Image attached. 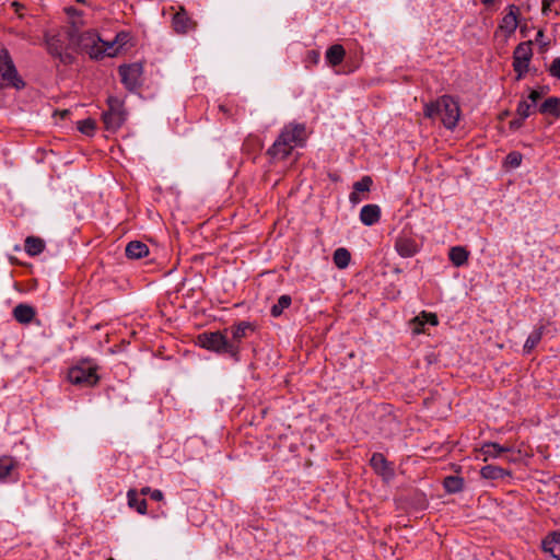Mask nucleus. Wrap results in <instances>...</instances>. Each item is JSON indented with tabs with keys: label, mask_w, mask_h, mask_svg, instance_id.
Returning <instances> with one entry per match:
<instances>
[{
	"label": "nucleus",
	"mask_w": 560,
	"mask_h": 560,
	"mask_svg": "<svg viewBox=\"0 0 560 560\" xmlns=\"http://www.w3.org/2000/svg\"><path fill=\"white\" fill-rule=\"evenodd\" d=\"M306 138L305 125L291 122L284 126L267 153L273 160H284L291 154L294 148L303 147Z\"/></svg>",
	"instance_id": "nucleus-1"
},
{
	"label": "nucleus",
	"mask_w": 560,
	"mask_h": 560,
	"mask_svg": "<svg viewBox=\"0 0 560 560\" xmlns=\"http://www.w3.org/2000/svg\"><path fill=\"white\" fill-rule=\"evenodd\" d=\"M45 44L48 54L63 65L73 62L75 28L68 27L57 33H45Z\"/></svg>",
	"instance_id": "nucleus-2"
},
{
	"label": "nucleus",
	"mask_w": 560,
	"mask_h": 560,
	"mask_svg": "<svg viewBox=\"0 0 560 560\" xmlns=\"http://www.w3.org/2000/svg\"><path fill=\"white\" fill-rule=\"evenodd\" d=\"M74 52H85L90 58L96 60L104 56L113 57L116 55L113 43L103 42L92 31L79 33V30H75Z\"/></svg>",
	"instance_id": "nucleus-3"
},
{
	"label": "nucleus",
	"mask_w": 560,
	"mask_h": 560,
	"mask_svg": "<svg viewBox=\"0 0 560 560\" xmlns=\"http://www.w3.org/2000/svg\"><path fill=\"white\" fill-rule=\"evenodd\" d=\"M424 116L431 119L439 118L445 128L454 129L460 116V109L450 95H443L433 103L425 104Z\"/></svg>",
	"instance_id": "nucleus-4"
},
{
	"label": "nucleus",
	"mask_w": 560,
	"mask_h": 560,
	"mask_svg": "<svg viewBox=\"0 0 560 560\" xmlns=\"http://www.w3.org/2000/svg\"><path fill=\"white\" fill-rule=\"evenodd\" d=\"M98 365L90 359L80 361L68 371V381L80 387L95 386L100 376L97 375Z\"/></svg>",
	"instance_id": "nucleus-5"
},
{
	"label": "nucleus",
	"mask_w": 560,
	"mask_h": 560,
	"mask_svg": "<svg viewBox=\"0 0 560 560\" xmlns=\"http://www.w3.org/2000/svg\"><path fill=\"white\" fill-rule=\"evenodd\" d=\"M197 345L218 354H228L236 359V349L228 343V334L223 330L205 331L197 337Z\"/></svg>",
	"instance_id": "nucleus-6"
},
{
	"label": "nucleus",
	"mask_w": 560,
	"mask_h": 560,
	"mask_svg": "<svg viewBox=\"0 0 560 560\" xmlns=\"http://www.w3.org/2000/svg\"><path fill=\"white\" fill-rule=\"evenodd\" d=\"M108 109L103 113L102 119L106 130L117 131L127 119V112L124 106V101L116 97L109 96L107 98Z\"/></svg>",
	"instance_id": "nucleus-7"
},
{
	"label": "nucleus",
	"mask_w": 560,
	"mask_h": 560,
	"mask_svg": "<svg viewBox=\"0 0 560 560\" xmlns=\"http://www.w3.org/2000/svg\"><path fill=\"white\" fill-rule=\"evenodd\" d=\"M0 78L2 84L21 89L23 80L19 77L15 66L7 49H0Z\"/></svg>",
	"instance_id": "nucleus-8"
},
{
	"label": "nucleus",
	"mask_w": 560,
	"mask_h": 560,
	"mask_svg": "<svg viewBox=\"0 0 560 560\" xmlns=\"http://www.w3.org/2000/svg\"><path fill=\"white\" fill-rule=\"evenodd\" d=\"M532 56V42L520 43L514 49L513 69L517 73V80H521L527 72Z\"/></svg>",
	"instance_id": "nucleus-9"
},
{
	"label": "nucleus",
	"mask_w": 560,
	"mask_h": 560,
	"mask_svg": "<svg viewBox=\"0 0 560 560\" xmlns=\"http://www.w3.org/2000/svg\"><path fill=\"white\" fill-rule=\"evenodd\" d=\"M121 82L129 91H136L141 85L143 67L141 63L135 62L122 65L118 69Z\"/></svg>",
	"instance_id": "nucleus-10"
},
{
	"label": "nucleus",
	"mask_w": 560,
	"mask_h": 560,
	"mask_svg": "<svg viewBox=\"0 0 560 560\" xmlns=\"http://www.w3.org/2000/svg\"><path fill=\"white\" fill-rule=\"evenodd\" d=\"M224 331L228 334V343L235 347L237 358L241 352L243 339L248 336V332L254 331V327L249 322H240L236 325L225 328Z\"/></svg>",
	"instance_id": "nucleus-11"
},
{
	"label": "nucleus",
	"mask_w": 560,
	"mask_h": 560,
	"mask_svg": "<svg viewBox=\"0 0 560 560\" xmlns=\"http://www.w3.org/2000/svg\"><path fill=\"white\" fill-rule=\"evenodd\" d=\"M172 24L177 34H186L197 26V23L188 15L183 7L174 14Z\"/></svg>",
	"instance_id": "nucleus-12"
},
{
	"label": "nucleus",
	"mask_w": 560,
	"mask_h": 560,
	"mask_svg": "<svg viewBox=\"0 0 560 560\" xmlns=\"http://www.w3.org/2000/svg\"><path fill=\"white\" fill-rule=\"evenodd\" d=\"M395 249L401 257L409 258L418 253L419 245L412 237L400 235L396 238Z\"/></svg>",
	"instance_id": "nucleus-13"
},
{
	"label": "nucleus",
	"mask_w": 560,
	"mask_h": 560,
	"mask_svg": "<svg viewBox=\"0 0 560 560\" xmlns=\"http://www.w3.org/2000/svg\"><path fill=\"white\" fill-rule=\"evenodd\" d=\"M371 467L375 470L376 474H380L384 477H392L394 470L390 464L386 460L383 454L374 453L370 459Z\"/></svg>",
	"instance_id": "nucleus-14"
},
{
	"label": "nucleus",
	"mask_w": 560,
	"mask_h": 560,
	"mask_svg": "<svg viewBox=\"0 0 560 560\" xmlns=\"http://www.w3.org/2000/svg\"><path fill=\"white\" fill-rule=\"evenodd\" d=\"M542 549L550 553L555 559L560 560V530L549 534L542 540Z\"/></svg>",
	"instance_id": "nucleus-15"
},
{
	"label": "nucleus",
	"mask_w": 560,
	"mask_h": 560,
	"mask_svg": "<svg viewBox=\"0 0 560 560\" xmlns=\"http://www.w3.org/2000/svg\"><path fill=\"white\" fill-rule=\"evenodd\" d=\"M381 208L377 205H365L360 211V220L364 225L371 226L378 222Z\"/></svg>",
	"instance_id": "nucleus-16"
},
{
	"label": "nucleus",
	"mask_w": 560,
	"mask_h": 560,
	"mask_svg": "<svg viewBox=\"0 0 560 560\" xmlns=\"http://www.w3.org/2000/svg\"><path fill=\"white\" fill-rule=\"evenodd\" d=\"M425 324H429L431 326H436L439 324V319H438V316L436 314L434 313H428V312H421L418 316H416L413 319H412V325H413V332L416 334H421L423 332V326Z\"/></svg>",
	"instance_id": "nucleus-17"
},
{
	"label": "nucleus",
	"mask_w": 560,
	"mask_h": 560,
	"mask_svg": "<svg viewBox=\"0 0 560 560\" xmlns=\"http://www.w3.org/2000/svg\"><path fill=\"white\" fill-rule=\"evenodd\" d=\"M35 308L28 304H18L13 308V317L20 324H30L35 317Z\"/></svg>",
	"instance_id": "nucleus-18"
},
{
	"label": "nucleus",
	"mask_w": 560,
	"mask_h": 560,
	"mask_svg": "<svg viewBox=\"0 0 560 560\" xmlns=\"http://www.w3.org/2000/svg\"><path fill=\"white\" fill-rule=\"evenodd\" d=\"M125 253L130 259H140L149 254V248L143 242L131 241L127 244Z\"/></svg>",
	"instance_id": "nucleus-19"
},
{
	"label": "nucleus",
	"mask_w": 560,
	"mask_h": 560,
	"mask_svg": "<svg viewBox=\"0 0 560 560\" xmlns=\"http://www.w3.org/2000/svg\"><path fill=\"white\" fill-rule=\"evenodd\" d=\"M345 56L346 50L343 46L339 44L330 46L326 51V60L332 67L340 65Z\"/></svg>",
	"instance_id": "nucleus-20"
},
{
	"label": "nucleus",
	"mask_w": 560,
	"mask_h": 560,
	"mask_svg": "<svg viewBox=\"0 0 560 560\" xmlns=\"http://www.w3.org/2000/svg\"><path fill=\"white\" fill-rule=\"evenodd\" d=\"M541 114L551 115L555 117L560 116V97L551 96L546 98L539 106Z\"/></svg>",
	"instance_id": "nucleus-21"
},
{
	"label": "nucleus",
	"mask_w": 560,
	"mask_h": 560,
	"mask_svg": "<svg viewBox=\"0 0 560 560\" xmlns=\"http://www.w3.org/2000/svg\"><path fill=\"white\" fill-rule=\"evenodd\" d=\"M25 252L30 256H37L45 249V242L37 236H27L24 243Z\"/></svg>",
	"instance_id": "nucleus-22"
},
{
	"label": "nucleus",
	"mask_w": 560,
	"mask_h": 560,
	"mask_svg": "<svg viewBox=\"0 0 560 560\" xmlns=\"http://www.w3.org/2000/svg\"><path fill=\"white\" fill-rule=\"evenodd\" d=\"M469 252L463 246H454L450 249L448 258L455 267L464 266L468 260Z\"/></svg>",
	"instance_id": "nucleus-23"
},
{
	"label": "nucleus",
	"mask_w": 560,
	"mask_h": 560,
	"mask_svg": "<svg viewBox=\"0 0 560 560\" xmlns=\"http://www.w3.org/2000/svg\"><path fill=\"white\" fill-rule=\"evenodd\" d=\"M18 467V462L12 456L0 457V481H7L12 471Z\"/></svg>",
	"instance_id": "nucleus-24"
},
{
	"label": "nucleus",
	"mask_w": 560,
	"mask_h": 560,
	"mask_svg": "<svg viewBox=\"0 0 560 560\" xmlns=\"http://www.w3.org/2000/svg\"><path fill=\"white\" fill-rule=\"evenodd\" d=\"M480 475L485 479L497 480L504 478L509 472L499 466L487 465L480 469Z\"/></svg>",
	"instance_id": "nucleus-25"
},
{
	"label": "nucleus",
	"mask_w": 560,
	"mask_h": 560,
	"mask_svg": "<svg viewBox=\"0 0 560 560\" xmlns=\"http://www.w3.org/2000/svg\"><path fill=\"white\" fill-rule=\"evenodd\" d=\"M128 505L131 509H135L139 514L147 513V501L144 499H139L138 493L135 489H130L127 492Z\"/></svg>",
	"instance_id": "nucleus-26"
},
{
	"label": "nucleus",
	"mask_w": 560,
	"mask_h": 560,
	"mask_svg": "<svg viewBox=\"0 0 560 560\" xmlns=\"http://www.w3.org/2000/svg\"><path fill=\"white\" fill-rule=\"evenodd\" d=\"M480 451L487 457H499L502 453L510 452L511 447L501 446L494 442H488L481 446Z\"/></svg>",
	"instance_id": "nucleus-27"
},
{
	"label": "nucleus",
	"mask_w": 560,
	"mask_h": 560,
	"mask_svg": "<svg viewBox=\"0 0 560 560\" xmlns=\"http://www.w3.org/2000/svg\"><path fill=\"white\" fill-rule=\"evenodd\" d=\"M544 330H545V326L540 325L539 327H537L529 334V336L526 339L525 345H524V350L526 352H530L539 343V341L541 340Z\"/></svg>",
	"instance_id": "nucleus-28"
},
{
	"label": "nucleus",
	"mask_w": 560,
	"mask_h": 560,
	"mask_svg": "<svg viewBox=\"0 0 560 560\" xmlns=\"http://www.w3.org/2000/svg\"><path fill=\"white\" fill-rule=\"evenodd\" d=\"M443 486L448 493L460 492L464 488V479L458 476H448L444 479Z\"/></svg>",
	"instance_id": "nucleus-29"
},
{
	"label": "nucleus",
	"mask_w": 560,
	"mask_h": 560,
	"mask_svg": "<svg viewBox=\"0 0 560 560\" xmlns=\"http://www.w3.org/2000/svg\"><path fill=\"white\" fill-rule=\"evenodd\" d=\"M332 259L338 268L343 269L349 266L351 255L347 248L340 247L335 250Z\"/></svg>",
	"instance_id": "nucleus-30"
},
{
	"label": "nucleus",
	"mask_w": 560,
	"mask_h": 560,
	"mask_svg": "<svg viewBox=\"0 0 560 560\" xmlns=\"http://www.w3.org/2000/svg\"><path fill=\"white\" fill-rule=\"evenodd\" d=\"M518 25L517 15L511 11L505 14L500 24V28L504 31L506 34H512L516 30Z\"/></svg>",
	"instance_id": "nucleus-31"
},
{
	"label": "nucleus",
	"mask_w": 560,
	"mask_h": 560,
	"mask_svg": "<svg viewBox=\"0 0 560 560\" xmlns=\"http://www.w3.org/2000/svg\"><path fill=\"white\" fill-rule=\"evenodd\" d=\"M65 12L67 13V15L70 19V22H71L70 27H74L75 30H79V27L83 25V20H82L83 12L81 10H78L74 7H67V8H65Z\"/></svg>",
	"instance_id": "nucleus-32"
},
{
	"label": "nucleus",
	"mask_w": 560,
	"mask_h": 560,
	"mask_svg": "<svg viewBox=\"0 0 560 560\" xmlns=\"http://www.w3.org/2000/svg\"><path fill=\"white\" fill-rule=\"evenodd\" d=\"M291 302H292V300H291L290 295H287V294L281 295L278 299L277 303L275 305H272L271 311H270L271 315L273 317L280 316L283 313V311L291 305Z\"/></svg>",
	"instance_id": "nucleus-33"
},
{
	"label": "nucleus",
	"mask_w": 560,
	"mask_h": 560,
	"mask_svg": "<svg viewBox=\"0 0 560 560\" xmlns=\"http://www.w3.org/2000/svg\"><path fill=\"white\" fill-rule=\"evenodd\" d=\"M78 129L86 136H92L96 129V122L92 118L80 120L78 121Z\"/></svg>",
	"instance_id": "nucleus-34"
},
{
	"label": "nucleus",
	"mask_w": 560,
	"mask_h": 560,
	"mask_svg": "<svg viewBox=\"0 0 560 560\" xmlns=\"http://www.w3.org/2000/svg\"><path fill=\"white\" fill-rule=\"evenodd\" d=\"M373 180L370 176H363L360 180L353 184V190L361 192H368L371 189Z\"/></svg>",
	"instance_id": "nucleus-35"
},
{
	"label": "nucleus",
	"mask_w": 560,
	"mask_h": 560,
	"mask_svg": "<svg viewBox=\"0 0 560 560\" xmlns=\"http://www.w3.org/2000/svg\"><path fill=\"white\" fill-rule=\"evenodd\" d=\"M532 107H533V105L529 104L528 101H526V100L520 101L517 104V108H516L517 116L522 117V119H526L527 117H529V115L532 113Z\"/></svg>",
	"instance_id": "nucleus-36"
},
{
	"label": "nucleus",
	"mask_w": 560,
	"mask_h": 560,
	"mask_svg": "<svg viewBox=\"0 0 560 560\" xmlns=\"http://www.w3.org/2000/svg\"><path fill=\"white\" fill-rule=\"evenodd\" d=\"M522 159H523V156L520 152L513 151L506 155L505 161L509 166L515 168L521 165Z\"/></svg>",
	"instance_id": "nucleus-37"
},
{
	"label": "nucleus",
	"mask_w": 560,
	"mask_h": 560,
	"mask_svg": "<svg viewBox=\"0 0 560 560\" xmlns=\"http://www.w3.org/2000/svg\"><path fill=\"white\" fill-rule=\"evenodd\" d=\"M140 492L142 495L149 494L150 498L154 501H162L164 498L163 492L161 490H152L150 487H143Z\"/></svg>",
	"instance_id": "nucleus-38"
},
{
	"label": "nucleus",
	"mask_w": 560,
	"mask_h": 560,
	"mask_svg": "<svg viewBox=\"0 0 560 560\" xmlns=\"http://www.w3.org/2000/svg\"><path fill=\"white\" fill-rule=\"evenodd\" d=\"M548 71L551 77L560 80V57L553 59Z\"/></svg>",
	"instance_id": "nucleus-39"
},
{
	"label": "nucleus",
	"mask_w": 560,
	"mask_h": 560,
	"mask_svg": "<svg viewBox=\"0 0 560 560\" xmlns=\"http://www.w3.org/2000/svg\"><path fill=\"white\" fill-rule=\"evenodd\" d=\"M540 97H541V93L539 91L532 90L529 95H528V100L530 101L529 104L535 106L537 101L540 100Z\"/></svg>",
	"instance_id": "nucleus-40"
},
{
	"label": "nucleus",
	"mask_w": 560,
	"mask_h": 560,
	"mask_svg": "<svg viewBox=\"0 0 560 560\" xmlns=\"http://www.w3.org/2000/svg\"><path fill=\"white\" fill-rule=\"evenodd\" d=\"M525 119H522V117L518 116V118L513 119L510 121V128L513 130H516L523 126Z\"/></svg>",
	"instance_id": "nucleus-41"
},
{
	"label": "nucleus",
	"mask_w": 560,
	"mask_h": 560,
	"mask_svg": "<svg viewBox=\"0 0 560 560\" xmlns=\"http://www.w3.org/2000/svg\"><path fill=\"white\" fill-rule=\"evenodd\" d=\"M349 200L353 205H357L362 200V198L360 197V194L358 191L353 190L349 196Z\"/></svg>",
	"instance_id": "nucleus-42"
},
{
	"label": "nucleus",
	"mask_w": 560,
	"mask_h": 560,
	"mask_svg": "<svg viewBox=\"0 0 560 560\" xmlns=\"http://www.w3.org/2000/svg\"><path fill=\"white\" fill-rule=\"evenodd\" d=\"M555 0H542V13L546 14L548 11H550L551 3Z\"/></svg>",
	"instance_id": "nucleus-43"
},
{
	"label": "nucleus",
	"mask_w": 560,
	"mask_h": 560,
	"mask_svg": "<svg viewBox=\"0 0 560 560\" xmlns=\"http://www.w3.org/2000/svg\"><path fill=\"white\" fill-rule=\"evenodd\" d=\"M219 109H220L221 112H223L224 114H228V113H229V109L226 108V106H225V105H220V106H219Z\"/></svg>",
	"instance_id": "nucleus-44"
},
{
	"label": "nucleus",
	"mask_w": 560,
	"mask_h": 560,
	"mask_svg": "<svg viewBox=\"0 0 560 560\" xmlns=\"http://www.w3.org/2000/svg\"><path fill=\"white\" fill-rule=\"evenodd\" d=\"M69 114L68 109L60 112L61 117H66Z\"/></svg>",
	"instance_id": "nucleus-45"
},
{
	"label": "nucleus",
	"mask_w": 560,
	"mask_h": 560,
	"mask_svg": "<svg viewBox=\"0 0 560 560\" xmlns=\"http://www.w3.org/2000/svg\"><path fill=\"white\" fill-rule=\"evenodd\" d=\"M494 0H481L483 4H491Z\"/></svg>",
	"instance_id": "nucleus-46"
},
{
	"label": "nucleus",
	"mask_w": 560,
	"mask_h": 560,
	"mask_svg": "<svg viewBox=\"0 0 560 560\" xmlns=\"http://www.w3.org/2000/svg\"><path fill=\"white\" fill-rule=\"evenodd\" d=\"M77 2L85 4L88 0H77Z\"/></svg>",
	"instance_id": "nucleus-47"
},
{
	"label": "nucleus",
	"mask_w": 560,
	"mask_h": 560,
	"mask_svg": "<svg viewBox=\"0 0 560 560\" xmlns=\"http://www.w3.org/2000/svg\"><path fill=\"white\" fill-rule=\"evenodd\" d=\"M541 35H542V32H541V31H539V32H538V37H541Z\"/></svg>",
	"instance_id": "nucleus-48"
},
{
	"label": "nucleus",
	"mask_w": 560,
	"mask_h": 560,
	"mask_svg": "<svg viewBox=\"0 0 560 560\" xmlns=\"http://www.w3.org/2000/svg\"><path fill=\"white\" fill-rule=\"evenodd\" d=\"M107 560H115V559L110 557V558H108Z\"/></svg>",
	"instance_id": "nucleus-49"
},
{
	"label": "nucleus",
	"mask_w": 560,
	"mask_h": 560,
	"mask_svg": "<svg viewBox=\"0 0 560 560\" xmlns=\"http://www.w3.org/2000/svg\"><path fill=\"white\" fill-rule=\"evenodd\" d=\"M557 13H558V14H560V10H559V11H557Z\"/></svg>",
	"instance_id": "nucleus-50"
}]
</instances>
